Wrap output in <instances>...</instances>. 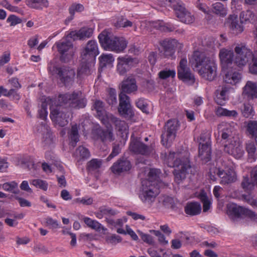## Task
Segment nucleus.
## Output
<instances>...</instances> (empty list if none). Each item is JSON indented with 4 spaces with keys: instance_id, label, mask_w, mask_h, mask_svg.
Segmentation results:
<instances>
[{
    "instance_id": "69168bd1",
    "label": "nucleus",
    "mask_w": 257,
    "mask_h": 257,
    "mask_svg": "<svg viewBox=\"0 0 257 257\" xmlns=\"http://www.w3.org/2000/svg\"><path fill=\"white\" fill-rule=\"evenodd\" d=\"M150 232H153L154 235L158 237V241L161 244L166 245L168 243V241L166 239L165 235L160 231L152 230H150Z\"/></svg>"
},
{
    "instance_id": "f03ea898",
    "label": "nucleus",
    "mask_w": 257,
    "mask_h": 257,
    "mask_svg": "<svg viewBox=\"0 0 257 257\" xmlns=\"http://www.w3.org/2000/svg\"><path fill=\"white\" fill-rule=\"evenodd\" d=\"M167 160L176 168L173 171L175 181L180 184L186 178L187 174L192 173V168L190 164L188 153L186 151L181 152H170Z\"/></svg>"
},
{
    "instance_id": "603ef678",
    "label": "nucleus",
    "mask_w": 257,
    "mask_h": 257,
    "mask_svg": "<svg viewBox=\"0 0 257 257\" xmlns=\"http://www.w3.org/2000/svg\"><path fill=\"white\" fill-rule=\"evenodd\" d=\"M246 150L249 157L254 159L257 156L256 148L253 142H250L246 144Z\"/></svg>"
},
{
    "instance_id": "5701e85b",
    "label": "nucleus",
    "mask_w": 257,
    "mask_h": 257,
    "mask_svg": "<svg viewBox=\"0 0 257 257\" xmlns=\"http://www.w3.org/2000/svg\"><path fill=\"white\" fill-rule=\"evenodd\" d=\"M115 36L107 30H103L98 36V39L101 47L106 51H110L109 48L110 45H113Z\"/></svg>"
},
{
    "instance_id": "c9c22d12",
    "label": "nucleus",
    "mask_w": 257,
    "mask_h": 257,
    "mask_svg": "<svg viewBox=\"0 0 257 257\" xmlns=\"http://www.w3.org/2000/svg\"><path fill=\"white\" fill-rule=\"evenodd\" d=\"M68 138L69 139V145L74 148L77 142L79 141V135L78 133V126L76 124L71 126V128L68 132Z\"/></svg>"
},
{
    "instance_id": "4c0bfd02",
    "label": "nucleus",
    "mask_w": 257,
    "mask_h": 257,
    "mask_svg": "<svg viewBox=\"0 0 257 257\" xmlns=\"http://www.w3.org/2000/svg\"><path fill=\"white\" fill-rule=\"evenodd\" d=\"M201 210V205L198 202L188 203L185 207V213L191 216L199 214Z\"/></svg>"
},
{
    "instance_id": "a18cd8bd",
    "label": "nucleus",
    "mask_w": 257,
    "mask_h": 257,
    "mask_svg": "<svg viewBox=\"0 0 257 257\" xmlns=\"http://www.w3.org/2000/svg\"><path fill=\"white\" fill-rule=\"evenodd\" d=\"M198 197L203 203V212H207L210 208L211 202L207 197L206 193L202 190L198 195Z\"/></svg>"
},
{
    "instance_id": "a878e982",
    "label": "nucleus",
    "mask_w": 257,
    "mask_h": 257,
    "mask_svg": "<svg viewBox=\"0 0 257 257\" xmlns=\"http://www.w3.org/2000/svg\"><path fill=\"white\" fill-rule=\"evenodd\" d=\"M93 108L96 111V115L103 123H106L107 116L108 115H111L110 113H107L104 108L103 102L99 100H96L93 104Z\"/></svg>"
},
{
    "instance_id": "e2e57ef3",
    "label": "nucleus",
    "mask_w": 257,
    "mask_h": 257,
    "mask_svg": "<svg viewBox=\"0 0 257 257\" xmlns=\"http://www.w3.org/2000/svg\"><path fill=\"white\" fill-rule=\"evenodd\" d=\"M2 186V188L4 190L12 192L15 188L18 186V184L15 181H12L10 182L5 183Z\"/></svg>"
},
{
    "instance_id": "bf43d9fd",
    "label": "nucleus",
    "mask_w": 257,
    "mask_h": 257,
    "mask_svg": "<svg viewBox=\"0 0 257 257\" xmlns=\"http://www.w3.org/2000/svg\"><path fill=\"white\" fill-rule=\"evenodd\" d=\"M101 162L97 159H92L87 164V168L89 171H93L99 168L101 166Z\"/></svg>"
},
{
    "instance_id": "09e8293b",
    "label": "nucleus",
    "mask_w": 257,
    "mask_h": 257,
    "mask_svg": "<svg viewBox=\"0 0 257 257\" xmlns=\"http://www.w3.org/2000/svg\"><path fill=\"white\" fill-rule=\"evenodd\" d=\"M100 67L103 68L107 65H110L114 61L113 55L109 54H102L99 58Z\"/></svg>"
},
{
    "instance_id": "6ab92c4d",
    "label": "nucleus",
    "mask_w": 257,
    "mask_h": 257,
    "mask_svg": "<svg viewBox=\"0 0 257 257\" xmlns=\"http://www.w3.org/2000/svg\"><path fill=\"white\" fill-rule=\"evenodd\" d=\"M224 151L236 159L241 158L244 153L239 142L236 140H232L226 144L224 145Z\"/></svg>"
},
{
    "instance_id": "a211bd4d",
    "label": "nucleus",
    "mask_w": 257,
    "mask_h": 257,
    "mask_svg": "<svg viewBox=\"0 0 257 257\" xmlns=\"http://www.w3.org/2000/svg\"><path fill=\"white\" fill-rule=\"evenodd\" d=\"M235 125H236V124L234 123H230L224 122L218 125V128L222 132L221 138L223 140H226V142L235 140V138L233 137L235 131Z\"/></svg>"
},
{
    "instance_id": "052dcab7",
    "label": "nucleus",
    "mask_w": 257,
    "mask_h": 257,
    "mask_svg": "<svg viewBox=\"0 0 257 257\" xmlns=\"http://www.w3.org/2000/svg\"><path fill=\"white\" fill-rule=\"evenodd\" d=\"M223 171V170H221L220 169L216 167L211 168L209 171L210 179L213 181H215L217 179L216 176H217L220 178L221 176V173H222Z\"/></svg>"
},
{
    "instance_id": "2eb2a0df",
    "label": "nucleus",
    "mask_w": 257,
    "mask_h": 257,
    "mask_svg": "<svg viewBox=\"0 0 257 257\" xmlns=\"http://www.w3.org/2000/svg\"><path fill=\"white\" fill-rule=\"evenodd\" d=\"M98 49L96 41H89L85 48L81 53V58L83 60H87L89 61H93L94 58L98 54Z\"/></svg>"
},
{
    "instance_id": "680f3d73",
    "label": "nucleus",
    "mask_w": 257,
    "mask_h": 257,
    "mask_svg": "<svg viewBox=\"0 0 257 257\" xmlns=\"http://www.w3.org/2000/svg\"><path fill=\"white\" fill-rule=\"evenodd\" d=\"M47 109V104L45 102L42 103L41 108L38 111V117L40 119L45 120L47 118L48 115Z\"/></svg>"
},
{
    "instance_id": "aec40b11",
    "label": "nucleus",
    "mask_w": 257,
    "mask_h": 257,
    "mask_svg": "<svg viewBox=\"0 0 257 257\" xmlns=\"http://www.w3.org/2000/svg\"><path fill=\"white\" fill-rule=\"evenodd\" d=\"M107 118L106 123H103L107 127H108L109 124L112 123L114 125L115 129L121 134L127 133L128 125L124 121L115 117L112 114L108 115Z\"/></svg>"
},
{
    "instance_id": "f704fd0d",
    "label": "nucleus",
    "mask_w": 257,
    "mask_h": 257,
    "mask_svg": "<svg viewBox=\"0 0 257 257\" xmlns=\"http://www.w3.org/2000/svg\"><path fill=\"white\" fill-rule=\"evenodd\" d=\"M220 183L223 184H229L233 182L236 180L235 173L233 169H229L226 171L223 170L221 173Z\"/></svg>"
},
{
    "instance_id": "6e6d98bb",
    "label": "nucleus",
    "mask_w": 257,
    "mask_h": 257,
    "mask_svg": "<svg viewBox=\"0 0 257 257\" xmlns=\"http://www.w3.org/2000/svg\"><path fill=\"white\" fill-rule=\"evenodd\" d=\"M159 76L161 79H166L169 77L174 78L176 75V72L174 70L165 69L161 70L159 73Z\"/></svg>"
},
{
    "instance_id": "9b49d317",
    "label": "nucleus",
    "mask_w": 257,
    "mask_h": 257,
    "mask_svg": "<svg viewBox=\"0 0 257 257\" xmlns=\"http://www.w3.org/2000/svg\"><path fill=\"white\" fill-rule=\"evenodd\" d=\"M211 141L209 137L205 134L200 137L199 145V157L204 163H207L211 159Z\"/></svg>"
},
{
    "instance_id": "4d7b16f0",
    "label": "nucleus",
    "mask_w": 257,
    "mask_h": 257,
    "mask_svg": "<svg viewBox=\"0 0 257 257\" xmlns=\"http://www.w3.org/2000/svg\"><path fill=\"white\" fill-rule=\"evenodd\" d=\"M31 184L37 188H40L44 191L48 189V184L46 181L41 179H34L32 180Z\"/></svg>"
},
{
    "instance_id": "13d9d810",
    "label": "nucleus",
    "mask_w": 257,
    "mask_h": 257,
    "mask_svg": "<svg viewBox=\"0 0 257 257\" xmlns=\"http://www.w3.org/2000/svg\"><path fill=\"white\" fill-rule=\"evenodd\" d=\"M160 202H162L163 204L167 208H173L174 205V201L173 198L164 196L160 198Z\"/></svg>"
},
{
    "instance_id": "7c9ffc66",
    "label": "nucleus",
    "mask_w": 257,
    "mask_h": 257,
    "mask_svg": "<svg viewBox=\"0 0 257 257\" xmlns=\"http://www.w3.org/2000/svg\"><path fill=\"white\" fill-rule=\"evenodd\" d=\"M229 87L226 85L219 86L215 91V101L221 105L228 98Z\"/></svg>"
},
{
    "instance_id": "423d86ee",
    "label": "nucleus",
    "mask_w": 257,
    "mask_h": 257,
    "mask_svg": "<svg viewBox=\"0 0 257 257\" xmlns=\"http://www.w3.org/2000/svg\"><path fill=\"white\" fill-rule=\"evenodd\" d=\"M161 5L173 8L179 20L185 24H191L194 21V17L184 7L180 0H158Z\"/></svg>"
},
{
    "instance_id": "dca6fc26",
    "label": "nucleus",
    "mask_w": 257,
    "mask_h": 257,
    "mask_svg": "<svg viewBox=\"0 0 257 257\" xmlns=\"http://www.w3.org/2000/svg\"><path fill=\"white\" fill-rule=\"evenodd\" d=\"M119 100L118 110L119 113L130 117H133L135 114L131 107L130 97L125 93L120 92L119 94Z\"/></svg>"
},
{
    "instance_id": "cd10ccee",
    "label": "nucleus",
    "mask_w": 257,
    "mask_h": 257,
    "mask_svg": "<svg viewBox=\"0 0 257 257\" xmlns=\"http://www.w3.org/2000/svg\"><path fill=\"white\" fill-rule=\"evenodd\" d=\"M94 66L93 61L84 60L81 58V62L77 70V76L82 77L91 74Z\"/></svg>"
},
{
    "instance_id": "864d4df0",
    "label": "nucleus",
    "mask_w": 257,
    "mask_h": 257,
    "mask_svg": "<svg viewBox=\"0 0 257 257\" xmlns=\"http://www.w3.org/2000/svg\"><path fill=\"white\" fill-rule=\"evenodd\" d=\"M105 241L108 244L115 245L122 241L121 237L115 234H112L105 237Z\"/></svg>"
},
{
    "instance_id": "a19ab883",
    "label": "nucleus",
    "mask_w": 257,
    "mask_h": 257,
    "mask_svg": "<svg viewBox=\"0 0 257 257\" xmlns=\"http://www.w3.org/2000/svg\"><path fill=\"white\" fill-rule=\"evenodd\" d=\"M246 128L247 135L257 142V121H248Z\"/></svg>"
},
{
    "instance_id": "8fccbe9b",
    "label": "nucleus",
    "mask_w": 257,
    "mask_h": 257,
    "mask_svg": "<svg viewBox=\"0 0 257 257\" xmlns=\"http://www.w3.org/2000/svg\"><path fill=\"white\" fill-rule=\"evenodd\" d=\"M75 155L82 159H87L90 156L88 149L82 146L78 147L75 151Z\"/></svg>"
},
{
    "instance_id": "338daca9",
    "label": "nucleus",
    "mask_w": 257,
    "mask_h": 257,
    "mask_svg": "<svg viewBox=\"0 0 257 257\" xmlns=\"http://www.w3.org/2000/svg\"><path fill=\"white\" fill-rule=\"evenodd\" d=\"M224 11L223 5L220 3H216L212 5V11L217 15H221Z\"/></svg>"
},
{
    "instance_id": "f3484780",
    "label": "nucleus",
    "mask_w": 257,
    "mask_h": 257,
    "mask_svg": "<svg viewBox=\"0 0 257 257\" xmlns=\"http://www.w3.org/2000/svg\"><path fill=\"white\" fill-rule=\"evenodd\" d=\"M135 59L131 56L119 57L117 59V72L120 75H124L132 68Z\"/></svg>"
},
{
    "instance_id": "de8ad7c7",
    "label": "nucleus",
    "mask_w": 257,
    "mask_h": 257,
    "mask_svg": "<svg viewBox=\"0 0 257 257\" xmlns=\"http://www.w3.org/2000/svg\"><path fill=\"white\" fill-rule=\"evenodd\" d=\"M240 19L243 22L253 23L255 21L256 17L252 11L247 10L240 13Z\"/></svg>"
},
{
    "instance_id": "f8f14e48",
    "label": "nucleus",
    "mask_w": 257,
    "mask_h": 257,
    "mask_svg": "<svg viewBox=\"0 0 257 257\" xmlns=\"http://www.w3.org/2000/svg\"><path fill=\"white\" fill-rule=\"evenodd\" d=\"M163 48V54L165 57L174 58L176 49L181 50L183 45L176 39H165L160 42Z\"/></svg>"
},
{
    "instance_id": "ea45409f",
    "label": "nucleus",
    "mask_w": 257,
    "mask_h": 257,
    "mask_svg": "<svg viewBox=\"0 0 257 257\" xmlns=\"http://www.w3.org/2000/svg\"><path fill=\"white\" fill-rule=\"evenodd\" d=\"M44 127V134L42 137V143L45 147L50 146L53 143L54 137L49 129V127L46 125L43 126Z\"/></svg>"
},
{
    "instance_id": "f257e3e1",
    "label": "nucleus",
    "mask_w": 257,
    "mask_h": 257,
    "mask_svg": "<svg viewBox=\"0 0 257 257\" xmlns=\"http://www.w3.org/2000/svg\"><path fill=\"white\" fill-rule=\"evenodd\" d=\"M234 51L236 56L233 59L234 53L232 50L225 48L220 50L219 57L223 70L241 69L246 65L247 59L251 54L248 48L245 45L240 44L235 47Z\"/></svg>"
},
{
    "instance_id": "5fc2aeb1",
    "label": "nucleus",
    "mask_w": 257,
    "mask_h": 257,
    "mask_svg": "<svg viewBox=\"0 0 257 257\" xmlns=\"http://www.w3.org/2000/svg\"><path fill=\"white\" fill-rule=\"evenodd\" d=\"M242 114L243 116L248 118L253 115L254 111L253 107L249 103L244 104L241 109Z\"/></svg>"
},
{
    "instance_id": "ddd939ff",
    "label": "nucleus",
    "mask_w": 257,
    "mask_h": 257,
    "mask_svg": "<svg viewBox=\"0 0 257 257\" xmlns=\"http://www.w3.org/2000/svg\"><path fill=\"white\" fill-rule=\"evenodd\" d=\"M187 63L186 59L181 60L178 68V77L184 82L192 85L195 82V77L190 69L187 67Z\"/></svg>"
},
{
    "instance_id": "39448f33",
    "label": "nucleus",
    "mask_w": 257,
    "mask_h": 257,
    "mask_svg": "<svg viewBox=\"0 0 257 257\" xmlns=\"http://www.w3.org/2000/svg\"><path fill=\"white\" fill-rule=\"evenodd\" d=\"M58 100V103L62 105H64L65 107L78 109L84 108L87 102L81 91L59 95Z\"/></svg>"
},
{
    "instance_id": "37998d69",
    "label": "nucleus",
    "mask_w": 257,
    "mask_h": 257,
    "mask_svg": "<svg viewBox=\"0 0 257 257\" xmlns=\"http://www.w3.org/2000/svg\"><path fill=\"white\" fill-rule=\"evenodd\" d=\"M98 134L103 143L110 142L114 140L113 133L110 130H100L98 131Z\"/></svg>"
},
{
    "instance_id": "3c124183",
    "label": "nucleus",
    "mask_w": 257,
    "mask_h": 257,
    "mask_svg": "<svg viewBox=\"0 0 257 257\" xmlns=\"http://www.w3.org/2000/svg\"><path fill=\"white\" fill-rule=\"evenodd\" d=\"M241 186L245 191L249 192L253 189L254 184L248 177L246 176L243 177Z\"/></svg>"
},
{
    "instance_id": "4468645a",
    "label": "nucleus",
    "mask_w": 257,
    "mask_h": 257,
    "mask_svg": "<svg viewBox=\"0 0 257 257\" xmlns=\"http://www.w3.org/2000/svg\"><path fill=\"white\" fill-rule=\"evenodd\" d=\"M130 149L135 154L144 156L149 155L152 152L151 148L143 143L141 139L135 137L134 134L131 136Z\"/></svg>"
},
{
    "instance_id": "2f4dec72",
    "label": "nucleus",
    "mask_w": 257,
    "mask_h": 257,
    "mask_svg": "<svg viewBox=\"0 0 257 257\" xmlns=\"http://www.w3.org/2000/svg\"><path fill=\"white\" fill-rule=\"evenodd\" d=\"M243 94L250 99L257 98V84L248 81L243 87Z\"/></svg>"
},
{
    "instance_id": "49530a36",
    "label": "nucleus",
    "mask_w": 257,
    "mask_h": 257,
    "mask_svg": "<svg viewBox=\"0 0 257 257\" xmlns=\"http://www.w3.org/2000/svg\"><path fill=\"white\" fill-rule=\"evenodd\" d=\"M105 100L110 105H115L117 104L116 90L113 88H109L107 90Z\"/></svg>"
},
{
    "instance_id": "c03bdc74",
    "label": "nucleus",
    "mask_w": 257,
    "mask_h": 257,
    "mask_svg": "<svg viewBox=\"0 0 257 257\" xmlns=\"http://www.w3.org/2000/svg\"><path fill=\"white\" fill-rule=\"evenodd\" d=\"M215 113L218 116L236 117L238 114L236 110H229L220 106H218L216 108Z\"/></svg>"
},
{
    "instance_id": "4be33fe9",
    "label": "nucleus",
    "mask_w": 257,
    "mask_h": 257,
    "mask_svg": "<svg viewBox=\"0 0 257 257\" xmlns=\"http://www.w3.org/2000/svg\"><path fill=\"white\" fill-rule=\"evenodd\" d=\"M243 22L238 20L237 16L230 15L226 19V24L232 31V33L238 34L243 31L244 28L242 24Z\"/></svg>"
},
{
    "instance_id": "473e14b6",
    "label": "nucleus",
    "mask_w": 257,
    "mask_h": 257,
    "mask_svg": "<svg viewBox=\"0 0 257 257\" xmlns=\"http://www.w3.org/2000/svg\"><path fill=\"white\" fill-rule=\"evenodd\" d=\"M84 10V7L83 5L79 3H72L69 7L68 11L70 16H68L65 20V24L67 25L74 18L75 13H81Z\"/></svg>"
},
{
    "instance_id": "7ed1b4c3",
    "label": "nucleus",
    "mask_w": 257,
    "mask_h": 257,
    "mask_svg": "<svg viewBox=\"0 0 257 257\" xmlns=\"http://www.w3.org/2000/svg\"><path fill=\"white\" fill-rule=\"evenodd\" d=\"M192 67L196 69L203 79L212 81L217 75V65L212 58L198 52H195L190 60Z\"/></svg>"
},
{
    "instance_id": "b1692460",
    "label": "nucleus",
    "mask_w": 257,
    "mask_h": 257,
    "mask_svg": "<svg viewBox=\"0 0 257 257\" xmlns=\"http://www.w3.org/2000/svg\"><path fill=\"white\" fill-rule=\"evenodd\" d=\"M93 32V29L91 28L83 27L78 31H71L67 35V37L70 38L73 40H83L90 38L92 36Z\"/></svg>"
},
{
    "instance_id": "412c9836",
    "label": "nucleus",
    "mask_w": 257,
    "mask_h": 257,
    "mask_svg": "<svg viewBox=\"0 0 257 257\" xmlns=\"http://www.w3.org/2000/svg\"><path fill=\"white\" fill-rule=\"evenodd\" d=\"M132 167L130 161L126 158H119L111 167V171L116 174L129 171Z\"/></svg>"
},
{
    "instance_id": "79ce46f5",
    "label": "nucleus",
    "mask_w": 257,
    "mask_h": 257,
    "mask_svg": "<svg viewBox=\"0 0 257 257\" xmlns=\"http://www.w3.org/2000/svg\"><path fill=\"white\" fill-rule=\"evenodd\" d=\"M248 50L251 54L249 58L247 59V63L249 60H252V62L249 65V72L252 74H257V51H254L252 53L249 49Z\"/></svg>"
},
{
    "instance_id": "bb28decb",
    "label": "nucleus",
    "mask_w": 257,
    "mask_h": 257,
    "mask_svg": "<svg viewBox=\"0 0 257 257\" xmlns=\"http://www.w3.org/2000/svg\"><path fill=\"white\" fill-rule=\"evenodd\" d=\"M245 209V208L231 204L228 206L227 213L229 217L235 221L244 216Z\"/></svg>"
},
{
    "instance_id": "9d476101",
    "label": "nucleus",
    "mask_w": 257,
    "mask_h": 257,
    "mask_svg": "<svg viewBox=\"0 0 257 257\" xmlns=\"http://www.w3.org/2000/svg\"><path fill=\"white\" fill-rule=\"evenodd\" d=\"M58 51L60 54V60L64 63L69 62L72 59L75 49L72 43L67 40H64L56 43Z\"/></svg>"
},
{
    "instance_id": "20e7f679",
    "label": "nucleus",
    "mask_w": 257,
    "mask_h": 257,
    "mask_svg": "<svg viewBox=\"0 0 257 257\" xmlns=\"http://www.w3.org/2000/svg\"><path fill=\"white\" fill-rule=\"evenodd\" d=\"M48 70L50 74L56 76L65 86L71 84L74 81L75 72L71 67H58L55 64L53 60L48 64Z\"/></svg>"
},
{
    "instance_id": "c85d7f7f",
    "label": "nucleus",
    "mask_w": 257,
    "mask_h": 257,
    "mask_svg": "<svg viewBox=\"0 0 257 257\" xmlns=\"http://www.w3.org/2000/svg\"><path fill=\"white\" fill-rule=\"evenodd\" d=\"M161 174L160 170L157 169H150L148 174V178L143 181H149L150 185H155L159 188L162 184L160 181L159 175Z\"/></svg>"
},
{
    "instance_id": "774afa93",
    "label": "nucleus",
    "mask_w": 257,
    "mask_h": 257,
    "mask_svg": "<svg viewBox=\"0 0 257 257\" xmlns=\"http://www.w3.org/2000/svg\"><path fill=\"white\" fill-rule=\"evenodd\" d=\"M7 22L10 23L11 26H14L22 22V20L15 15H10L7 19Z\"/></svg>"
},
{
    "instance_id": "c756f323",
    "label": "nucleus",
    "mask_w": 257,
    "mask_h": 257,
    "mask_svg": "<svg viewBox=\"0 0 257 257\" xmlns=\"http://www.w3.org/2000/svg\"><path fill=\"white\" fill-rule=\"evenodd\" d=\"M127 45V41L122 37H115L113 45H110V51L120 53L124 51Z\"/></svg>"
},
{
    "instance_id": "393cba45",
    "label": "nucleus",
    "mask_w": 257,
    "mask_h": 257,
    "mask_svg": "<svg viewBox=\"0 0 257 257\" xmlns=\"http://www.w3.org/2000/svg\"><path fill=\"white\" fill-rule=\"evenodd\" d=\"M122 92L124 93H131L137 90V85L135 78L132 76H128L121 83V86Z\"/></svg>"
},
{
    "instance_id": "e433bc0d",
    "label": "nucleus",
    "mask_w": 257,
    "mask_h": 257,
    "mask_svg": "<svg viewBox=\"0 0 257 257\" xmlns=\"http://www.w3.org/2000/svg\"><path fill=\"white\" fill-rule=\"evenodd\" d=\"M117 213V211L116 210L112 209L107 206H103L99 207L98 211L95 212V214L97 218L101 219L103 216H105V218L106 217H110L111 216L115 215Z\"/></svg>"
},
{
    "instance_id": "58836bf2",
    "label": "nucleus",
    "mask_w": 257,
    "mask_h": 257,
    "mask_svg": "<svg viewBox=\"0 0 257 257\" xmlns=\"http://www.w3.org/2000/svg\"><path fill=\"white\" fill-rule=\"evenodd\" d=\"M241 79V75L240 73L234 72L233 73L227 72L224 78L225 83L232 85H235L239 82Z\"/></svg>"
},
{
    "instance_id": "6e6552de",
    "label": "nucleus",
    "mask_w": 257,
    "mask_h": 257,
    "mask_svg": "<svg viewBox=\"0 0 257 257\" xmlns=\"http://www.w3.org/2000/svg\"><path fill=\"white\" fill-rule=\"evenodd\" d=\"M64 105H62L59 103V106L51 109L50 117L53 121L60 126H64L68 123V119L71 112Z\"/></svg>"
},
{
    "instance_id": "0e129e2a",
    "label": "nucleus",
    "mask_w": 257,
    "mask_h": 257,
    "mask_svg": "<svg viewBox=\"0 0 257 257\" xmlns=\"http://www.w3.org/2000/svg\"><path fill=\"white\" fill-rule=\"evenodd\" d=\"M136 106L142 110L144 112L146 113H149L148 109V105L146 102L145 100L143 98H139L136 101Z\"/></svg>"
},
{
    "instance_id": "1a4fd4ad",
    "label": "nucleus",
    "mask_w": 257,
    "mask_h": 257,
    "mask_svg": "<svg viewBox=\"0 0 257 257\" xmlns=\"http://www.w3.org/2000/svg\"><path fill=\"white\" fill-rule=\"evenodd\" d=\"M142 183L140 198L144 203L150 205L154 202L159 194V188L155 185H150L149 181H142Z\"/></svg>"
},
{
    "instance_id": "0eeeda50",
    "label": "nucleus",
    "mask_w": 257,
    "mask_h": 257,
    "mask_svg": "<svg viewBox=\"0 0 257 257\" xmlns=\"http://www.w3.org/2000/svg\"><path fill=\"white\" fill-rule=\"evenodd\" d=\"M179 126L177 119H172L167 121L164 127V131L161 135L162 142L164 145L172 142L176 137Z\"/></svg>"
},
{
    "instance_id": "72a5a7b5",
    "label": "nucleus",
    "mask_w": 257,
    "mask_h": 257,
    "mask_svg": "<svg viewBox=\"0 0 257 257\" xmlns=\"http://www.w3.org/2000/svg\"><path fill=\"white\" fill-rule=\"evenodd\" d=\"M153 27L155 29L164 32H171L175 31L177 26L171 23H165L162 21H158L153 23Z\"/></svg>"
}]
</instances>
